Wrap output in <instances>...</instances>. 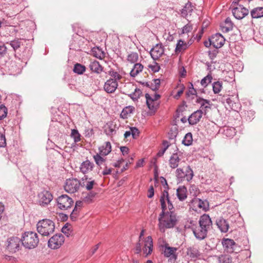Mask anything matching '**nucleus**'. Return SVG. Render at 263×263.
Wrapping results in <instances>:
<instances>
[{
	"label": "nucleus",
	"instance_id": "nucleus-8",
	"mask_svg": "<svg viewBox=\"0 0 263 263\" xmlns=\"http://www.w3.org/2000/svg\"><path fill=\"white\" fill-rule=\"evenodd\" d=\"M64 240V236L62 234H57L49 239L48 246L52 249H57L63 244Z\"/></svg>",
	"mask_w": 263,
	"mask_h": 263
},
{
	"label": "nucleus",
	"instance_id": "nucleus-50",
	"mask_svg": "<svg viewBox=\"0 0 263 263\" xmlns=\"http://www.w3.org/2000/svg\"><path fill=\"white\" fill-rule=\"evenodd\" d=\"M153 83L154 84V87H152V89L154 91L157 90L160 87V80L158 79H154Z\"/></svg>",
	"mask_w": 263,
	"mask_h": 263
},
{
	"label": "nucleus",
	"instance_id": "nucleus-63",
	"mask_svg": "<svg viewBox=\"0 0 263 263\" xmlns=\"http://www.w3.org/2000/svg\"><path fill=\"white\" fill-rule=\"evenodd\" d=\"M154 195V187L152 186L148 190V194L147 195V197L149 198H152Z\"/></svg>",
	"mask_w": 263,
	"mask_h": 263
},
{
	"label": "nucleus",
	"instance_id": "nucleus-55",
	"mask_svg": "<svg viewBox=\"0 0 263 263\" xmlns=\"http://www.w3.org/2000/svg\"><path fill=\"white\" fill-rule=\"evenodd\" d=\"M196 201L197 200L196 198H194L193 199H192V200L191 201L190 203V210L192 209V210L195 212L197 211L196 206L195 205V204L196 203Z\"/></svg>",
	"mask_w": 263,
	"mask_h": 263
},
{
	"label": "nucleus",
	"instance_id": "nucleus-46",
	"mask_svg": "<svg viewBox=\"0 0 263 263\" xmlns=\"http://www.w3.org/2000/svg\"><path fill=\"white\" fill-rule=\"evenodd\" d=\"M109 74L112 78L111 79L115 80L117 82L118 80H120L122 78L121 76L119 74L118 72L113 70L109 71Z\"/></svg>",
	"mask_w": 263,
	"mask_h": 263
},
{
	"label": "nucleus",
	"instance_id": "nucleus-1",
	"mask_svg": "<svg viewBox=\"0 0 263 263\" xmlns=\"http://www.w3.org/2000/svg\"><path fill=\"white\" fill-rule=\"evenodd\" d=\"M162 212L160 214L158 221V227L161 232H164L166 229H171L176 224L177 217L174 212L166 211V207L164 203V200L161 199Z\"/></svg>",
	"mask_w": 263,
	"mask_h": 263
},
{
	"label": "nucleus",
	"instance_id": "nucleus-58",
	"mask_svg": "<svg viewBox=\"0 0 263 263\" xmlns=\"http://www.w3.org/2000/svg\"><path fill=\"white\" fill-rule=\"evenodd\" d=\"M79 213V212H76V211H75L74 210H73L72 212H71V214L70 215V219L72 221H76L77 220V219Z\"/></svg>",
	"mask_w": 263,
	"mask_h": 263
},
{
	"label": "nucleus",
	"instance_id": "nucleus-23",
	"mask_svg": "<svg viewBox=\"0 0 263 263\" xmlns=\"http://www.w3.org/2000/svg\"><path fill=\"white\" fill-rule=\"evenodd\" d=\"M94 164L89 160H86L82 163L80 166V170L83 174H86L91 171Z\"/></svg>",
	"mask_w": 263,
	"mask_h": 263
},
{
	"label": "nucleus",
	"instance_id": "nucleus-40",
	"mask_svg": "<svg viewBox=\"0 0 263 263\" xmlns=\"http://www.w3.org/2000/svg\"><path fill=\"white\" fill-rule=\"evenodd\" d=\"M212 79L211 74H209L201 80L200 84L203 87H205L211 82Z\"/></svg>",
	"mask_w": 263,
	"mask_h": 263
},
{
	"label": "nucleus",
	"instance_id": "nucleus-9",
	"mask_svg": "<svg viewBox=\"0 0 263 263\" xmlns=\"http://www.w3.org/2000/svg\"><path fill=\"white\" fill-rule=\"evenodd\" d=\"M176 176L180 181L186 180L187 181H190L193 177V171L189 166L185 168V171H183L182 169L177 168L176 170Z\"/></svg>",
	"mask_w": 263,
	"mask_h": 263
},
{
	"label": "nucleus",
	"instance_id": "nucleus-11",
	"mask_svg": "<svg viewBox=\"0 0 263 263\" xmlns=\"http://www.w3.org/2000/svg\"><path fill=\"white\" fill-rule=\"evenodd\" d=\"M225 41V39L220 33H216L210 37V43L216 49L221 48Z\"/></svg>",
	"mask_w": 263,
	"mask_h": 263
},
{
	"label": "nucleus",
	"instance_id": "nucleus-2",
	"mask_svg": "<svg viewBox=\"0 0 263 263\" xmlns=\"http://www.w3.org/2000/svg\"><path fill=\"white\" fill-rule=\"evenodd\" d=\"M22 245L29 250L37 247L39 243V238L36 233L28 231L24 233L21 238Z\"/></svg>",
	"mask_w": 263,
	"mask_h": 263
},
{
	"label": "nucleus",
	"instance_id": "nucleus-28",
	"mask_svg": "<svg viewBox=\"0 0 263 263\" xmlns=\"http://www.w3.org/2000/svg\"><path fill=\"white\" fill-rule=\"evenodd\" d=\"M251 15L253 18H258L263 17V7H256L251 11Z\"/></svg>",
	"mask_w": 263,
	"mask_h": 263
},
{
	"label": "nucleus",
	"instance_id": "nucleus-54",
	"mask_svg": "<svg viewBox=\"0 0 263 263\" xmlns=\"http://www.w3.org/2000/svg\"><path fill=\"white\" fill-rule=\"evenodd\" d=\"M62 232L68 236L70 235L71 232L70 231V229L69 228L68 226H64L62 229Z\"/></svg>",
	"mask_w": 263,
	"mask_h": 263
},
{
	"label": "nucleus",
	"instance_id": "nucleus-24",
	"mask_svg": "<svg viewBox=\"0 0 263 263\" xmlns=\"http://www.w3.org/2000/svg\"><path fill=\"white\" fill-rule=\"evenodd\" d=\"M99 154L102 156H107L111 151V145L109 142H105L99 148Z\"/></svg>",
	"mask_w": 263,
	"mask_h": 263
},
{
	"label": "nucleus",
	"instance_id": "nucleus-39",
	"mask_svg": "<svg viewBox=\"0 0 263 263\" xmlns=\"http://www.w3.org/2000/svg\"><path fill=\"white\" fill-rule=\"evenodd\" d=\"M219 263H231L232 258L229 255H221L218 257Z\"/></svg>",
	"mask_w": 263,
	"mask_h": 263
},
{
	"label": "nucleus",
	"instance_id": "nucleus-25",
	"mask_svg": "<svg viewBox=\"0 0 263 263\" xmlns=\"http://www.w3.org/2000/svg\"><path fill=\"white\" fill-rule=\"evenodd\" d=\"M177 250L176 248L170 247L168 246H165L163 251L164 255L167 257H170L171 258L176 259V256L175 252Z\"/></svg>",
	"mask_w": 263,
	"mask_h": 263
},
{
	"label": "nucleus",
	"instance_id": "nucleus-20",
	"mask_svg": "<svg viewBox=\"0 0 263 263\" xmlns=\"http://www.w3.org/2000/svg\"><path fill=\"white\" fill-rule=\"evenodd\" d=\"M95 184H96L95 180H92L91 178H88L87 176H85L82 179L81 186L85 187L88 191L92 189Z\"/></svg>",
	"mask_w": 263,
	"mask_h": 263
},
{
	"label": "nucleus",
	"instance_id": "nucleus-47",
	"mask_svg": "<svg viewBox=\"0 0 263 263\" xmlns=\"http://www.w3.org/2000/svg\"><path fill=\"white\" fill-rule=\"evenodd\" d=\"M130 130L133 138L136 139L139 136V131L137 128L135 127H130Z\"/></svg>",
	"mask_w": 263,
	"mask_h": 263
},
{
	"label": "nucleus",
	"instance_id": "nucleus-61",
	"mask_svg": "<svg viewBox=\"0 0 263 263\" xmlns=\"http://www.w3.org/2000/svg\"><path fill=\"white\" fill-rule=\"evenodd\" d=\"M218 53L217 49L214 50L213 51L209 52V55L211 60H213L216 57Z\"/></svg>",
	"mask_w": 263,
	"mask_h": 263
},
{
	"label": "nucleus",
	"instance_id": "nucleus-18",
	"mask_svg": "<svg viewBox=\"0 0 263 263\" xmlns=\"http://www.w3.org/2000/svg\"><path fill=\"white\" fill-rule=\"evenodd\" d=\"M145 98L147 107L154 114L158 107L159 104L157 101H154V100L152 99V98L148 93L145 95Z\"/></svg>",
	"mask_w": 263,
	"mask_h": 263
},
{
	"label": "nucleus",
	"instance_id": "nucleus-22",
	"mask_svg": "<svg viewBox=\"0 0 263 263\" xmlns=\"http://www.w3.org/2000/svg\"><path fill=\"white\" fill-rule=\"evenodd\" d=\"M180 154L178 153L173 154L169 159V165L172 168H175L178 167L180 161Z\"/></svg>",
	"mask_w": 263,
	"mask_h": 263
},
{
	"label": "nucleus",
	"instance_id": "nucleus-43",
	"mask_svg": "<svg viewBox=\"0 0 263 263\" xmlns=\"http://www.w3.org/2000/svg\"><path fill=\"white\" fill-rule=\"evenodd\" d=\"M101 156L102 155L100 154H97L93 157L96 164L99 166H100L105 161V159L103 158Z\"/></svg>",
	"mask_w": 263,
	"mask_h": 263
},
{
	"label": "nucleus",
	"instance_id": "nucleus-15",
	"mask_svg": "<svg viewBox=\"0 0 263 263\" xmlns=\"http://www.w3.org/2000/svg\"><path fill=\"white\" fill-rule=\"evenodd\" d=\"M198 104L200 105L199 109H198V121L199 119L201 117L202 115H205L206 111L208 109L210 108L209 102L202 99L201 98H198Z\"/></svg>",
	"mask_w": 263,
	"mask_h": 263
},
{
	"label": "nucleus",
	"instance_id": "nucleus-3",
	"mask_svg": "<svg viewBox=\"0 0 263 263\" xmlns=\"http://www.w3.org/2000/svg\"><path fill=\"white\" fill-rule=\"evenodd\" d=\"M36 229L37 232L42 236H48L54 231L55 224L51 220L44 219L37 223Z\"/></svg>",
	"mask_w": 263,
	"mask_h": 263
},
{
	"label": "nucleus",
	"instance_id": "nucleus-44",
	"mask_svg": "<svg viewBox=\"0 0 263 263\" xmlns=\"http://www.w3.org/2000/svg\"><path fill=\"white\" fill-rule=\"evenodd\" d=\"M71 136L76 143L81 140V135L77 129H73L71 130Z\"/></svg>",
	"mask_w": 263,
	"mask_h": 263
},
{
	"label": "nucleus",
	"instance_id": "nucleus-48",
	"mask_svg": "<svg viewBox=\"0 0 263 263\" xmlns=\"http://www.w3.org/2000/svg\"><path fill=\"white\" fill-rule=\"evenodd\" d=\"M7 52V48L5 45H0V59L5 57Z\"/></svg>",
	"mask_w": 263,
	"mask_h": 263
},
{
	"label": "nucleus",
	"instance_id": "nucleus-7",
	"mask_svg": "<svg viewBox=\"0 0 263 263\" xmlns=\"http://www.w3.org/2000/svg\"><path fill=\"white\" fill-rule=\"evenodd\" d=\"M21 238L17 237H11L7 240V249L11 253H15L21 248Z\"/></svg>",
	"mask_w": 263,
	"mask_h": 263
},
{
	"label": "nucleus",
	"instance_id": "nucleus-64",
	"mask_svg": "<svg viewBox=\"0 0 263 263\" xmlns=\"http://www.w3.org/2000/svg\"><path fill=\"white\" fill-rule=\"evenodd\" d=\"M120 150L123 155H127L129 151L128 148L126 146H121L120 147Z\"/></svg>",
	"mask_w": 263,
	"mask_h": 263
},
{
	"label": "nucleus",
	"instance_id": "nucleus-42",
	"mask_svg": "<svg viewBox=\"0 0 263 263\" xmlns=\"http://www.w3.org/2000/svg\"><path fill=\"white\" fill-rule=\"evenodd\" d=\"M197 111H194L189 117L187 118L189 123L190 124H195L197 123Z\"/></svg>",
	"mask_w": 263,
	"mask_h": 263
},
{
	"label": "nucleus",
	"instance_id": "nucleus-62",
	"mask_svg": "<svg viewBox=\"0 0 263 263\" xmlns=\"http://www.w3.org/2000/svg\"><path fill=\"white\" fill-rule=\"evenodd\" d=\"M210 24V22L208 20H205L202 23L201 26V33H203L204 29H205Z\"/></svg>",
	"mask_w": 263,
	"mask_h": 263
},
{
	"label": "nucleus",
	"instance_id": "nucleus-59",
	"mask_svg": "<svg viewBox=\"0 0 263 263\" xmlns=\"http://www.w3.org/2000/svg\"><path fill=\"white\" fill-rule=\"evenodd\" d=\"M179 73L180 77L182 78L185 77V76H186V71L184 67H180L179 69Z\"/></svg>",
	"mask_w": 263,
	"mask_h": 263
},
{
	"label": "nucleus",
	"instance_id": "nucleus-31",
	"mask_svg": "<svg viewBox=\"0 0 263 263\" xmlns=\"http://www.w3.org/2000/svg\"><path fill=\"white\" fill-rule=\"evenodd\" d=\"M23 41L24 40L23 39H17L11 41L9 43L8 42L7 44H9L13 48L14 51H16L21 47V45H23Z\"/></svg>",
	"mask_w": 263,
	"mask_h": 263
},
{
	"label": "nucleus",
	"instance_id": "nucleus-5",
	"mask_svg": "<svg viewBox=\"0 0 263 263\" xmlns=\"http://www.w3.org/2000/svg\"><path fill=\"white\" fill-rule=\"evenodd\" d=\"M81 185V182L76 178L68 179L66 180L64 189L69 193H74L78 192Z\"/></svg>",
	"mask_w": 263,
	"mask_h": 263
},
{
	"label": "nucleus",
	"instance_id": "nucleus-26",
	"mask_svg": "<svg viewBox=\"0 0 263 263\" xmlns=\"http://www.w3.org/2000/svg\"><path fill=\"white\" fill-rule=\"evenodd\" d=\"M186 193L187 190L184 186H179L177 189V196L178 199L181 201H183L186 198Z\"/></svg>",
	"mask_w": 263,
	"mask_h": 263
},
{
	"label": "nucleus",
	"instance_id": "nucleus-13",
	"mask_svg": "<svg viewBox=\"0 0 263 263\" xmlns=\"http://www.w3.org/2000/svg\"><path fill=\"white\" fill-rule=\"evenodd\" d=\"M39 198L41 205H47L52 200V195L49 192L44 191L39 194Z\"/></svg>",
	"mask_w": 263,
	"mask_h": 263
},
{
	"label": "nucleus",
	"instance_id": "nucleus-33",
	"mask_svg": "<svg viewBox=\"0 0 263 263\" xmlns=\"http://www.w3.org/2000/svg\"><path fill=\"white\" fill-rule=\"evenodd\" d=\"M198 208L202 209L204 212H206L209 210V203L207 200H201L198 199Z\"/></svg>",
	"mask_w": 263,
	"mask_h": 263
},
{
	"label": "nucleus",
	"instance_id": "nucleus-38",
	"mask_svg": "<svg viewBox=\"0 0 263 263\" xmlns=\"http://www.w3.org/2000/svg\"><path fill=\"white\" fill-rule=\"evenodd\" d=\"M162 145L163 147L159 151L157 154V156L158 157L162 156L170 146L169 143L167 141H163Z\"/></svg>",
	"mask_w": 263,
	"mask_h": 263
},
{
	"label": "nucleus",
	"instance_id": "nucleus-14",
	"mask_svg": "<svg viewBox=\"0 0 263 263\" xmlns=\"http://www.w3.org/2000/svg\"><path fill=\"white\" fill-rule=\"evenodd\" d=\"M164 53V49L161 44H158L151 50L150 54L154 60L159 59Z\"/></svg>",
	"mask_w": 263,
	"mask_h": 263
},
{
	"label": "nucleus",
	"instance_id": "nucleus-30",
	"mask_svg": "<svg viewBox=\"0 0 263 263\" xmlns=\"http://www.w3.org/2000/svg\"><path fill=\"white\" fill-rule=\"evenodd\" d=\"M143 68V66L142 64L140 63L135 64L130 72L131 77H135L140 72L142 71Z\"/></svg>",
	"mask_w": 263,
	"mask_h": 263
},
{
	"label": "nucleus",
	"instance_id": "nucleus-29",
	"mask_svg": "<svg viewBox=\"0 0 263 263\" xmlns=\"http://www.w3.org/2000/svg\"><path fill=\"white\" fill-rule=\"evenodd\" d=\"M135 107L134 106H127L122 110L120 117L123 119H126L129 115L133 113Z\"/></svg>",
	"mask_w": 263,
	"mask_h": 263
},
{
	"label": "nucleus",
	"instance_id": "nucleus-56",
	"mask_svg": "<svg viewBox=\"0 0 263 263\" xmlns=\"http://www.w3.org/2000/svg\"><path fill=\"white\" fill-rule=\"evenodd\" d=\"M180 87V89L178 90L177 94L174 96L175 98L176 99H178L183 93L185 88L183 85H182Z\"/></svg>",
	"mask_w": 263,
	"mask_h": 263
},
{
	"label": "nucleus",
	"instance_id": "nucleus-12",
	"mask_svg": "<svg viewBox=\"0 0 263 263\" xmlns=\"http://www.w3.org/2000/svg\"><path fill=\"white\" fill-rule=\"evenodd\" d=\"M232 13L236 18L240 20L249 14V10L242 5H239L233 9Z\"/></svg>",
	"mask_w": 263,
	"mask_h": 263
},
{
	"label": "nucleus",
	"instance_id": "nucleus-49",
	"mask_svg": "<svg viewBox=\"0 0 263 263\" xmlns=\"http://www.w3.org/2000/svg\"><path fill=\"white\" fill-rule=\"evenodd\" d=\"M7 109L5 106H0V120H2L7 116Z\"/></svg>",
	"mask_w": 263,
	"mask_h": 263
},
{
	"label": "nucleus",
	"instance_id": "nucleus-21",
	"mask_svg": "<svg viewBox=\"0 0 263 263\" xmlns=\"http://www.w3.org/2000/svg\"><path fill=\"white\" fill-rule=\"evenodd\" d=\"M153 240L151 236H148L145 238L144 247L143 249L144 253L146 255L150 254L153 251Z\"/></svg>",
	"mask_w": 263,
	"mask_h": 263
},
{
	"label": "nucleus",
	"instance_id": "nucleus-10",
	"mask_svg": "<svg viewBox=\"0 0 263 263\" xmlns=\"http://www.w3.org/2000/svg\"><path fill=\"white\" fill-rule=\"evenodd\" d=\"M224 250L228 253H232L237 250L238 246L234 240L229 238H223L221 240Z\"/></svg>",
	"mask_w": 263,
	"mask_h": 263
},
{
	"label": "nucleus",
	"instance_id": "nucleus-51",
	"mask_svg": "<svg viewBox=\"0 0 263 263\" xmlns=\"http://www.w3.org/2000/svg\"><path fill=\"white\" fill-rule=\"evenodd\" d=\"M6 145V141L4 135L0 133V147H4Z\"/></svg>",
	"mask_w": 263,
	"mask_h": 263
},
{
	"label": "nucleus",
	"instance_id": "nucleus-6",
	"mask_svg": "<svg viewBox=\"0 0 263 263\" xmlns=\"http://www.w3.org/2000/svg\"><path fill=\"white\" fill-rule=\"evenodd\" d=\"M58 208L62 210H66L71 208L73 203L71 198L67 195H62L57 199Z\"/></svg>",
	"mask_w": 263,
	"mask_h": 263
},
{
	"label": "nucleus",
	"instance_id": "nucleus-32",
	"mask_svg": "<svg viewBox=\"0 0 263 263\" xmlns=\"http://www.w3.org/2000/svg\"><path fill=\"white\" fill-rule=\"evenodd\" d=\"M186 48V44L182 40H179L178 41V42L176 44V46L175 48V52L176 53H179L182 51L185 50Z\"/></svg>",
	"mask_w": 263,
	"mask_h": 263
},
{
	"label": "nucleus",
	"instance_id": "nucleus-41",
	"mask_svg": "<svg viewBox=\"0 0 263 263\" xmlns=\"http://www.w3.org/2000/svg\"><path fill=\"white\" fill-rule=\"evenodd\" d=\"M138 54L137 52H132L127 57V61L132 63H135L138 61Z\"/></svg>",
	"mask_w": 263,
	"mask_h": 263
},
{
	"label": "nucleus",
	"instance_id": "nucleus-17",
	"mask_svg": "<svg viewBox=\"0 0 263 263\" xmlns=\"http://www.w3.org/2000/svg\"><path fill=\"white\" fill-rule=\"evenodd\" d=\"M163 199L164 200V203L166 207V211L168 212H174L173 211L174 206L172 202H171L168 192L166 190H164L162 193V195L161 196L160 201L161 203V199Z\"/></svg>",
	"mask_w": 263,
	"mask_h": 263
},
{
	"label": "nucleus",
	"instance_id": "nucleus-27",
	"mask_svg": "<svg viewBox=\"0 0 263 263\" xmlns=\"http://www.w3.org/2000/svg\"><path fill=\"white\" fill-rule=\"evenodd\" d=\"M90 70L97 73H101L103 70V68L100 64L99 62L97 61L91 62L89 66Z\"/></svg>",
	"mask_w": 263,
	"mask_h": 263
},
{
	"label": "nucleus",
	"instance_id": "nucleus-35",
	"mask_svg": "<svg viewBox=\"0 0 263 263\" xmlns=\"http://www.w3.org/2000/svg\"><path fill=\"white\" fill-rule=\"evenodd\" d=\"M213 90L214 93H218L222 88V82L219 81L214 82L212 84Z\"/></svg>",
	"mask_w": 263,
	"mask_h": 263
},
{
	"label": "nucleus",
	"instance_id": "nucleus-37",
	"mask_svg": "<svg viewBox=\"0 0 263 263\" xmlns=\"http://www.w3.org/2000/svg\"><path fill=\"white\" fill-rule=\"evenodd\" d=\"M85 70L86 68L84 66L77 63L75 64L73 70L74 72L77 74H82L85 71Z\"/></svg>",
	"mask_w": 263,
	"mask_h": 263
},
{
	"label": "nucleus",
	"instance_id": "nucleus-52",
	"mask_svg": "<svg viewBox=\"0 0 263 263\" xmlns=\"http://www.w3.org/2000/svg\"><path fill=\"white\" fill-rule=\"evenodd\" d=\"M192 29V26L189 24H187L183 27V28L182 29L181 33L183 34L187 33L189 32L190 31H191Z\"/></svg>",
	"mask_w": 263,
	"mask_h": 263
},
{
	"label": "nucleus",
	"instance_id": "nucleus-57",
	"mask_svg": "<svg viewBox=\"0 0 263 263\" xmlns=\"http://www.w3.org/2000/svg\"><path fill=\"white\" fill-rule=\"evenodd\" d=\"M234 130L235 129L234 128L231 129L227 128L226 130H224V133L227 136L231 137L234 135L235 133Z\"/></svg>",
	"mask_w": 263,
	"mask_h": 263
},
{
	"label": "nucleus",
	"instance_id": "nucleus-36",
	"mask_svg": "<svg viewBox=\"0 0 263 263\" xmlns=\"http://www.w3.org/2000/svg\"><path fill=\"white\" fill-rule=\"evenodd\" d=\"M193 142L192 135L191 133H187L182 140V144L186 146H189L192 144Z\"/></svg>",
	"mask_w": 263,
	"mask_h": 263
},
{
	"label": "nucleus",
	"instance_id": "nucleus-4",
	"mask_svg": "<svg viewBox=\"0 0 263 263\" xmlns=\"http://www.w3.org/2000/svg\"><path fill=\"white\" fill-rule=\"evenodd\" d=\"M198 222L200 228V231L198 232V239H204L207 236V232L212 224V221L208 215L203 214L200 217Z\"/></svg>",
	"mask_w": 263,
	"mask_h": 263
},
{
	"label": "nucleus",
	"instance_id": "nucleus-34",
	"mask_svg": "<svg viewBox=\"0 0 263 263\" xmlns=\"http://www.w3.org/2000/svg\"><path fill=\"white\" fill-rule=\"evenodd\" d=\"M141 95H142L141 90L138 88H135L134 89V92L133 93H131L130 94H128V96L133 101H136L140 98V97L141 96Z\"/></svg>",
	"mask_w": 263,
	"mask_h": 263
},
{
	"label": "nucleus",
	"instance_id": "nucleus-53",
	"mask_svg": "<svg viewBox=\"0 0 263 263\" xmlns=\"http://www.w3.org/2000/svg\"><path fill=\"white\" fill-rule=\"evenodd\" d=\"M83 205V202L81 201H77L76 202L74 208L73 209V210H74L76 212H79L80 209Z\"/></svg>",
	"mask_w": 263,
	"mask_h": 263
},
{
	"label": "nucleus",
	"instance_id": "nucleus-19",
	"mask_svg": "<svg viewBox=\"0 0 263 263\" xmlns=\"http://www.w3.org/2000/svg\"><path fill=\"white\" fill-rule=\"evenodd\" d=\"M216 222L221 232L223 233L228 232L229 228V224L226 219L222 217H219L217 219Z\"/></svg>",
	"mask_w": 263,
	"mask_h": 263
},
{
	"label": "nucleus",
	"instance_id": "nucleus-60",
	"mask_svg": "<svg viewBox=\"0 0 263 263\" xmlns=\"http://www.w3.org/2000/svg\"><path fill=\"white\" fill-rule=\"evenodd\" d=\"M149 67L155 72H158L160 69V66L157 63L154 65H149Z\"/></svg>",
	"mask_w": 263,
	"mask_h": 263
},
{
	"label": "nucleus",
	"instance_id": "nucleus-45",
	"mask_svg": "<svg viewBox=\"0 0 263 263\" xmlns=\"http://www.w3.org/2000/svg\"><path fill=\"white\" fill-rule=\"evenodd\" d=\"M196 90L193 87V85L192 84V83H190V85L189 86V89L186 92V96L188 97H191V98H192L193 96L196 95Z\"/></svg>",
	"mask_w": 263,
	"mask_h": 263
},
{
	"label": "nucleus",
	"instance_id": "nucleus-16",
	"mask_svg": "<svg viewBox=\"0 0 263 263\" xmlns=\"http://www.w3.org/2000/svg\"><path fill=\"white\" fill-rule=\"evenodd\" d=\"M118 86V82L113 79H109L104 84V89L107 93H113Z\"/></svg>",
	"mask_w": 263,
	"mask_h": 263
}]
</instances>
